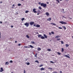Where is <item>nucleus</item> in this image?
Here are the masks:
<instances>
[{"mask_svg": "<svg viewBox=\"0 0 73 73\" xmlns=\"http://www.w3.org/2000/svg\"><path fill=\"white\" fill-rule=\"evenodd\" d=\"M15 6V5L13 4V7H14Z\"/></svg>", "mask_w": 73, "mask_h": 73, "instance_id": "nucleus-55", "label": "nucleus"}, {"mask_svg": "<svg viewBox=\"0 0 73 73\" xmlns=\"http://www.w3.org/2000/svg\"><path fill=\"white\" fill-rule=\"evenodd\" d=\"M34 27H36V24H35L34 25H33Z\"/></svg>", "mask_w": 73, "mask_h": 73, "instance_id": "nucleus-35", "label": "nucleus"}, {"mask_svg": "<svg viewBox=\"0 0 73 73\" xmlns=\"http://www.w3.org/2000/svg\"><path fill=\"white\" fill-rule=\"evenodd\" d=\"M46 15L48 16V17L49 16V13L48 12L46 13Z\"/></svg>", "mask_w": 73, "mask_h": 73, "instance_id": "nucleus-10", "label": "nucleus"}, {"mask_svg": "<svg viewBox=\"0 0 73 73\" xmlns=\"http://www.w3.org/2000/svg\"><path fill=\"white\" fill-rule=\"evenodd\" d=\"M11 28H13V26H12V25H11Z\"/></svg>", "mask_w": 73, "mask_h": 73, "instance_id": "nucleus-50", "label": "nucleus"}, {"mask_svg": "<svg viewBox=\"0 0 73 73\" xmlns=\"http://www.w3.org/2000/svg\"><path fill=\"white\" fill-rule=\"evenodd\" d=\"M38 4H39V5H41V2H39V3H38Z\"/></svg>", "mask_w": 73, "mask_h": 73, "instance_id": "nucleus-44", "label": "nucleus"}, {"mask_svg": "<svg viewBox=\"0 0 73 73\" xmlns=\"http://www.w3.org/2000/svg\"><path fill=\"white\" fill-rule=\"evenodd\" d=\"M42 36V35H38V38H41Z\"/></svg>", "mask_w": 73, "mask_h": 73, "instance_id": "nucleus-9", "label": "nucleus"}, {"mask_svg": "<svg viewBox=\"0 0 73 73\" xmlns=\"http://www.w3.org/2000/svg\"><path fill=\"white\" fill-rule=\"evenodd\" d=\"M37 50L38 51H40L41 50V48H37Z\"/></svg>", "mask_w": 73, "mask_h": 73, "instance_id": "nucleus-14", "label": "nucleus"}, {"mask_svg": "<svg viewBox=\"0 0 73 73\" xmlns=\"http://www.w3.org/2000/svg\"><path fill=\"white\" fill-rule=\"evenodd\" d=\"M34 23L35 22H31L30 23V24L31 25H33Z\"/></svg>", "mask_w": 73, "mask_h": 73, "instance_id": "nucleus-4", "label": "nucleus"}, {"mask_svg": "<svg viewBox=\"0 0 73 73\" xmlns=\"http://www.w3.org/2000/svg\"><path fill=\"white\" fill-rule=\"evenodd\" d=\"M41 6H43V7H46V4H45L44 3H42L41 4Z\"/></svg>", "mask_w": 73, "mask_h": 73, "instance_id": "nucleus-1", "label": "nucleus"}, {"mask_svg": "<svg viewBox=\"0 0 73 73\" xmlns=\"http://www.w3.org/2000/svg\"><path fill=\"white\" fill-rule=\"evenodd\" d=\"M52 73H57L56 72H54Z\"/></svg>", "mask_w": 73, "mask_h": 73, "instance_id": "nucleus-46", "label": "nucleus"}, {"mask_svg": "<svg viewBox=\"0 0 73 73\" xmlns=\"http://www.w3.org/2000/svg\"><path fill=\"white\" fill-rule=\"evenodd\" d=\"M25 13H27L29 12V11H25Z\"/></svg>", "mask_w": 73, "mask_h": 73, "instance_id": "nucleus-27", "label": "nucleus"}, {"mask_svg": "<svg viewBox=\"0 0 73 73\" xmlns=\"http://www.w3.org/2000/svg\"><path fill=\"white\" fill-rule=\"evenodd\" d=\"M0 3H2V1H1Z\"/></svg>", "mask_w": 73, "mask_h": 73, "instance_id": "nucleus-58", "label": "nucleus"}, {"mask_svg": "<svg viewBox=\"0 0 73 73\" xmlns=\"http://www.w3.org/2000/svg\"><path fill=\"white\" fill-rule=\"evenodd\" d=\"M50 24H52L53 25H56V24H54V23H51Z\"/></svg>", "mask_w": 73, "mask_h": 73, "instance_id": "nucleus-17", "label": "nucleus"}, {"mask_svg": "<svg viewBox=\"0 0 73 73\" xmlns=\"http://www.w3.org/2000/svg\"><path fill=\"white\" fill-rule=\"evenodd\" d=\"M58 29H62V28L60 27H58Z\"/></svg>", "mask_w": 73, "mask_h": 73, "instance_id": "nucleus-38", "label": "nucleus"}, {"mask_svg": "<svg viewBox=\"0 0 73 73\" xmlns=\"http://www.w3.org/2000/svg\"><path fill=\"white\" fill-rule=\"evenodd\" d=\"M69 19H72V18L69 17Z\"/></svg>", "mask_w": 73, "mask_h": 73, "instance_id": "nucleus-56", "label": "nucleus"}, {"mask_svg": "<svg viewBox=\"0 0 73 73\" xmlns=\"http://www.w3.org/2000/svg\"><path fill=\"white\" fill-rule=\"evenodd\" d=\"M41 39H44V38H45V37L43 36H42L41 37Z\"/></svg>", "mask_w": 73, "mask_h": 73, "instance_id": "nucleus-18", "label": "nucleus"}, {"mask_svg": "<svg viewBox=\"0 0 73 73\" xmlns=\"http://www.w3.org/2000/svg\"><path fill=\"white\" fill-rule=\"evenodd\" d=\"M57 53L58 54H59V55H60V54H61L59 52H58Z\"/></svg>", "mask_w": 73, "mask_h": 73, "instance_id": "nucleus-34", "label": "nucleus"}, {"mask_svg": "<svg viewBox=\"0 0 73 73\" xmlns=\"http://www.w3.org/2000/svg\"><path fill=\"white\" fill-rule=\"evenodd\" d=\"M57 41H60V40H61V39H60V38H57Z\"/></svg>", "mask_w": 73, "mask_h": 73, "instance_id": "nucleus-25", "label": "nucleus"}, {"mask_svg": "<svg viewBox=\"0 0 73 73\" xmlns=\"http://www.w3.org/2000/svg\"><path fill=\"white\" fill-rule=\"evenodd\" d=\"M62 9V10H63V11H64V9Z\"/></svg>", "mask_w": 73, "mask_h": 73, "instance_id": "nucleus-61", "label": "nucleus"}, {"mask_svg": "<svg viewBox=\"0 0 73 73\" xmlns=\"http://www.w3.org/2000/svg\"><path fill=\"white\" fill-rule=\"evenodd\" d=\"M24 19H25V18H23L21 19V20L22 21H23L24 20Z\"/></svg>", "mask_w": 73, "mask_h": 73, "instance_id": "nucleus-29", "label": "nucleus"}, {"mask_svg": "<svg viewBox=\"0 0 73 73\" xmlns=\"http://www.w3.org/2000/svg\"><path fill=\"white\" fill-rule=\"evenodd\" d=\"M36 27H37V28H39V27H40V25H36Z\"/></svg>", "mask_w": 73, "mask_h": 73, "instance_id": "nucleus-12", "label": "nucleus"}, {"mask_svg": "<svg viewBox=\"0 0 73 73\" xmlns=\"http://www.w3.org/2000/svg\"><path fill=\"white\" fill-rule=\"evenodd\" d=\"M64 57H67V58H70V56L67 55H66L64 56Z\"/></svg>", "mask_w": 73, "mask_h": 73, "instance_id": "nucleus-8", "label": "nucleus"}, {"mask_svg": "<svg viewBox=\"0 0 73 73\" xmlns=\"http://www.w3.org/2000/svg\"><path fill=\"white\" fill-rule=\"evenodd\" d=\"M37 15H39V14L38 13L37 14Z\"/></svg>", "mask_w": 73, "mask_h": 73, "instance_id": "nucleus-62", "label": "nucleus"}, {"mask_svg": "<svg viewBox=\"0 0 73 73\" xmlns=\"http://www.w3.org/2000/svg\"><path fill=\"white\" fill-rule=\"evenodd\" d=\"M66 47H68L69 46V45L68 44H66Z\"/></svg>", "mask_w": 73, "mask_h": 73, "instance_id": "nucleus-21", "label": "nucleus"}, {"mask_svg": "<svg viewBox=\"0 0 73 73\" xmlns=\"http://www.w3.org/2000/svg\"><path fill=\"white\" fill-rule=\"evenodd\" d=\"M31 42L32 44H35V42H34L33 41H31Z\"/></svg>", "mask_w": 73, "mask_h": 73, "instance_id": "nucleus-19", "label": "nucleus"}, {"mask_svg": "<svg viewBox=\"0 0 73 73\" xmlns=\"http://www.w3.org/2000/svg\"><path fill=\"white\" fill-rule=\"evenodd\" d=\"M47 50L48 51H49V52H50V51L51 50H50V49H47Z\"/></svg>", "mask_w": 73, "mask_h": 73, "instance_id": "nucleus-22", "label": "nucleus"}, {"mask_svg": "<svg viewBox=\"0 0 73 73\" xmlns=\"http://www.w3.org/2000/svg\"><path fill=\"white\" fill-rule=\"evenodd\" d=\"M40 70H45V68H42L40 69Z\"/></svg>", "mask_w": 73, "mask_h": 73, "instance_id": "nucleus-11", "label": "nucleus"}, {"mask_svg": "<svg viewBox=\"0 0 73 73\" xmlns=\"http://www.w3.org/2000/svg\"><path fill=\"white\" fill-rule=\"evenodd\" d=\"M24 48H28V47H27V46H24Z\"/></svg>", "mask_w": 73, "mask_h": 73, "instance_id": "nucleus-41", "label": "nucleus"}, {"mask_svg": "<svg viewBox=\"0 0 73 73\" xmlns=\"http://www.w3.org/2000/svg\"><path fill=\"white\" fill-rule=\"evenodd\" d=\"M60 73H62V71H60Z\"/></svg>", "mask_w": 73, "mask_h": 73, "instance_id": "nucleus-52", "label": "nucleus"}, {"mask_svg": "<svg viewBox=\"0 0 73 73\" xmlns=\"http://www.w3.org/2000/svg\"><path fill=\"white\" fill-rule=\"evenodd\" d=\"M10 62H13V61H12V60H10Z\"/></svg>", "mask_w": 73, "mask_h": 73, "instance_id": "nucleus-45", "label": "nucleus"}, {"mask_svg": "<svg viewBox=\"0 0 73 73\" xmlns=\"http://www.w3.org/2000/svg\"><path fill=\"white\" fill-rule=\"evenodd\" d=\"M64 57H67V58H70V56L67 55H66L64 56Z\"/></svg>", "mask_w": 73, "mask_h": 73, "instance_id": "nucleus-7", "label": "nucleus"}, {"mask_svg": "<svg viewBox=\"0 0 73 73\" xmlns=\"http://www.w3.org/2000/svg\"><path fill=\"white\" fill-rule=\"evenodd\" d=\"M30 64V62H27V65H29Z\"/></svg>", "mask_w": 73, "mask_h": 73, "instance_id": "nucleus-30", "label": "nucleus"}, {"mask_svg": "<svg viewBox=\"0 0 73 73\" xmlns=\"http://www.w3.org/2000/svg\"><path fill=\"white\" fill-rule=\"evenodd\" d=\"M65 1H69V0H65Z\"/></svg>", "mask_w": 73, "mask_h": 73, "instance_id": "nucleus-49", "label": "nucleus"}, {"mask_svg": "<svg viewBox=\"0 0 73 73\" xmlns=\"http://www.w3.org/2000/svg\"><path fill=\"white\" fill-rule=\"evenodd\" d=\"M52 20V19L51 18H49L47 19V21H50Z\"/></svg>", "mask_w": 73, "mask_h": 73, "instance_id": "nucleus-13", "label": "nucleus"}, {"mask_svg": "<svg viewBox=\"0 0 73 73\" xmlns=\"http://www.w3.org/2000/svg\"><path fill=\"white\" fill-rule=\"evenodd\" d=\"M33 11L34 13H37V12L36 11V9H33Z\"/></svg>", "mask_w": 73, "mask_h": 73, "instance_id": "nucleus-6", "label": "nucleus"}, {"mask_svg": "<svg viewBox=\"0 0 73 73\" xmlns=\"http://www.w3.org/2000/svg\"><path fill=\"white\" fill-rule=\"evenodd\" d=\"M46 38H47V36H46Z\"/></svg>", "mask_w": 73, "mask_h": 73, "instance_id": "nucleus-63", "label": "nucleus"}, {"mask_svg": "<svg viewBox=\"0 0 73 73\" xmlns=\"http://www.w3.org/2000/svg\"><path fill=\"white\" fill-rule=\"evenodd\" d=\"M63 28L64 29V30H66V27H65V26H62Z\"/></svg>", "mask_w": 73, "mask_h": 73, "instance_id": "nucleus-15", "label": "nucleus"}, {"mask_svg": "<svg viewBox=\"0 0 73 73\" xmlns=\"http://www.w3.org/2000/svg\"><path fill=\"white\" fill-rule=\"evenodd\" d=\"M35 62H37V63H39V62H38V60H36Z\"/></svg>", "mask_w": 73, "mask_h": 73, "instance_id": "nucleus-28", "label": "nucleus"}, {"mask_svg": "<svg viewBox=\"0 0 73 73\" xmlns=\"http://www.w3.org/2000/svg\"><path fill=\"white\" fill-rule=\"evenodd\" d=\"M35 57H37V54L36 55H35Z\"/></svg>", "mask_w": 73, "mask_h": 73, "instance_id": "nucleus-47", "label": "nucleus"}, {"mask_svg": "<svg viewBox=\"0 0 73 73\" xmlns=\"http://www.w3.org/2000/svg\"><path fill=\"white\" fill-rule=\"evenodd\" d=\"M43 66V64L40 65L39 66V67H41V66Z\"/></svg>", "mask_w": 73, "mask_h": 73, "instance_id": "nucleus-33", "label": "nucleus"}, {"mask_svg": "<svg viewBox=\"0 0 73 73\" xmlns=\"http://www.w3.org/2000/svg\"><path fill=\"white\" fill-rule=\"evenodd\" d=\"M26 37L28 38H29V36H28V35H27Z\"/></svg>", "mask_w": 73, "mask_h": 73, "instance_id": "nucleus-23", "label": "nucleus"}, {"mask_svg": "<svg viewBox=\"0 0 73 73\" xmlns=\"http://www.w3.org/2000/svg\"><path fill=\"white\" fill-rule=\"evenodd\" d=\"M18 6H21V5L20 3H19L18 4Z\"/></svg>", "mask_w": 73, "mask_h": 73, "instance_id": "nucleus-26", "label": "nucleus"}, {"mask_svg": "<svg viewBox=\"0 0 73 73\" xmlns=\"http://www.w3.org/2000/svg\"><path fill=\"white\" fill-rule=\"evenodd\" d=\"M64 51V48H62V52H63Z\"/></svg>", "mask_w": 73, "mask_h": 73, "instance_id": "nucleus-24", "label": "nucleus"}, {"mask_svg": "<svg viewBox=\"0 0 73 73\" xmlns=\"http://www.w3.org/2000/svg\"><path fill=\"white\" fill-rule=\"evenodd\" d=\"M15 43H16V42H17V41H15Z\"/></svg>", "mask_w": 73, "mask_h": 73, "instance_id": "nucleus-54", "label": "nucleus"}, {"mask_svg": "<svg viewBox=\"0 0 73 73\" xmlns=\"http://www.w3.org/2000/svg\"><path fill=\"white\" fill-rule=\"evenodd\" d=\"M18 46H20L21 45V44H18Z\"/></svg>", "mask_w": 73, "mask_h": 73, "instance_id": "nucleus-43", "label": "nucleus"}, {"mask_svg": "<svg viewBox=\"0 0 73 73\" xmlns=\"http://www.w3.org/2000/svg\"><path fill=\"white\" fill-rule=\"evenodd\" d=\"M47 4H49V2H47Z\"/></svg>", "mask_w": 73, "mask_h": 73, "instance_id": "nucleus-59", "label": "nucleus"}, {"mask_svg": "<svg viewBox=\"0 0 73 73\" xmlns=\"http://www.w3.org/2000/svg\"><path fill=\"white\" fill-rule=\"evenodd\" d=\"M58 2V3H60V1H59V0H56Z\"/></svg>", "mask_w": 73, "mask_h": 73, "instance_id": "nucleus-40", "label": "nucleus"}, {"mask_svg": "<svg viewBox=\"0 0 73 73\" xmlns=\"http://www.w3.org/2000/svg\"><path fill=\"white\" fill-rule=\"evenodd\" d=\"M51 33L53 35H54V32H51Z\"/></svg>", "mask_w": 73, "mask_h": 73, "instance_id": "nucleus-39", "label": "nucleus"}, {"mask_svg": "<svg viewBox=\"0 0 73 73\" xmlns=\"http://www.w3.org/2000/svg\"><path fill=\"white\" fill-rule=\"evenodd\" d=\"M39 9H41V7H39Z\"/></svg>", "mask_w": 73, "mask_h": 73, "instance_id": "nucleus-42", "label": "nucleus"}, {"mask_svg": "<svg viewBox=\"0 0 73 73\" xmlns=\"http://www.w3.org/2000/svg\"><path fill=\"white\" fill-rule=\"evenodd\" d=\"M50 62L51 63H52L53 64H54V62H53L52 61H50Z\"/></svg>", "mask_w": 73, "mask_h": 73, "instance_id": "nucleus-31", "label": "nucleus"}, {"mask_svg": "<svg viewBox=\"0 0 73 73\" xmlns=\"http://www.w3.org/2000/svg\"><path fill=\"white\" fill-rule=\"evenodd\" d=\"M7 65H8V62H7L5 63V65H7Z\"/></svg>", "mask_w": 73, "mask_h": 73, "instance_id": "nucleus-37", "label": "nucleus"}, {"mask_svg": "<svg viewBox=\"0 0 73 73\" xmlns=\"http://www.w3.org/2000/svg\"><path fill=\"white\" fill-rule=\"evenodd\" d=\"M64 18H65V19H66V17H64Z\"/></svg>", "mask_w": 73, "mask_h": 73, "instance_id": "nucleus-60", "label": "nucleus"}, {"mask_svg": "<svg viewBox=\"0 0 73 73\" xmlns=\"http://www.w3.org/2000/svg\"><path fill=\"white\" fill-rule=\"evenodd\" d=\"M27 27H29V23H26L24 24Z\"/></svg>", "mask_w": 73, "mask_h": 73, "instance_id": "nucleus-2", "label": "nucleus"}, {"mask_svg": "<svg viewBox=\"0 0 73 73\" xmlns=\"http://www.w3.org/2000/svg\"><path fill=\"white\" fill-rule=\"evenodd\" d=\"M62 17H64V18L65 17H64V16H63Z\"/></svg>", "mask_w": 73, "mask_h": 73, "instance_id": "nucleus-64", "label": "nucleus"}, {"mask_svg": "<svg viewBox=\"0 0 73 73\" xmlns=\"http://www.w3.org/2000/svg\"><path fill=\"white\" fill-rule=\"evenodd\" d=\"M61 42L62 44H64V42H63V41H62Z\"/></svg>", "mask_w": 73, "mask_h": 73, "instance_id": "nucleus-36", "label": "nucleus"}, {"mask_svg": "<svg viewBox=\"0 0 73 73\" xmlns=\"http://www.w3.org/2000/svg\"><path fill=\"white\" fill-rule=\"evenodd\" d=\"M48 69H50V70H52V68H48Z\"/></svg>", "mask_w": 73, "mask_h": 73, "instance_id": "nucleus-32", "label": "nucleus"}, {"mask_svg": "<svg viewBox=\"0 0 73 73\" xmlns=\"http://www.w3.org/2000/svg\"><path fill=\"white\" fill-rule=\"evenodd\" d=\"M49 35H51V33H49Z\"/></svg>", "mask_w": 73, "mask_h": 73, "instance_id": "nucleus-53", "label": "nucleus"}, {"mask_svg": "<svg viewBox=\"0 0 73 73\" xmlns=\"http://www.w3.org/2000/svg\"><path fill=\"white\" fill-rule=\"evenodd\" d=\"M0 23H1V24L2 23V22L1 21Z\"/></svg>", "mask_w": 73, "mask_h": 73, "instance_id": "nucleus-57", "label": "nucleus"}, {"mask_svg": "<svg viewBox=\"0 0 73 73\" xmlns=\"http://www.w3.org/2000/svg\"><path fill=\"white\" fill-rule=\"evenodd\" d=\"M60 36H56L55 37V38H59V37H60Z\"/></svg>", "mask_w": 73, "mask_h": 73, "instance_id": "nucleus-16", "label": "nucleus"}, {"mask_svg": "<svg viewBox=\"0 0 73 73\" xmlns=\"http://www.w3.org/2000/svg\"><path fill=\"white\" fill-rule=\"evenodd\" d=\"M44 37H45V38H46V35H45V34H44Z\"/></svg>", "mask_w": 73, "mask_h": 73, "instance_id": "nucleus-48", "label": "nucleus"}, {"mask_svg": "<svg viewBox=\"0 0 73 73\" xmlns=\"http://www.w3.org/2000/svg\"><path fill=\"white\" fill-rule=\"evenodd\" d=\"M60 23H61L62 24H67V23H66L65 22L63 21L60 22Z\"/></svg>", "mask_w": 73, "mask_h": 73, "instance_id": "nucleus-3", "label": "nucleus"}, {"mask_svg": "<svg viewBox=\"0 0 73 73\" xmlns=\"http://www.w3.org/2000/svg\"><path fill=\"white\" fill-rule=\"evenodd\" d=\"M29 46H30V48H33V46L31 45H30Z\"/></svg>", "mask_w": 73, "mask_h": 73, "instance_id": "nucleus-20", "label": "nucleus"}, {"mask_svg": "<svg viewBox=\"0 0 73 73\" xmlns=\"http://www.w3.org/2000/svg\"><path fill=\"white\" fill-rule=\"evenodd\" d=\"M3 71H4V69H3V68L1 67V70H0V72H3Z\"/></svg>", "mask_w": 73, "mask_h": 73, "instance_id": "nucleus-5", "label": "nucleus"}, {"mask_svg": "<svg viewBox=\"0 0 73 73\" xmlns=\"http://www.w3.org/2000/svg\"><path fill=\"white\" fill-rule=\"evenodd\" d=\"M24 73H25V70H24Z\"/></svg>", "mask_w": 73, "mask_h": 73, "instance_id": "nucleus-51", "label": "nucleus"}]
</instances>
